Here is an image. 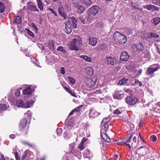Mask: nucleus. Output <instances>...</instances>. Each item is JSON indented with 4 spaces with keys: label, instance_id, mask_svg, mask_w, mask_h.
Masks as SVG:
<instances>
[{
    "label": "nucleus",
    "instance_id": "1",
    "mask_svg": "<svg viewBox=\"0 0 160 160\" xmlns=\"http://www.w3.org/2000/svg\"><path fill=\"white\" fill-rule=\"evenodd\" d=\"M77 21L73 17H71L68 21L65 22V32L70 34L72 31V28H75L77 27Z\"/></svg>",
    "mask_w": 160,
    "mask_h": 160
},
{
    "label": "nucleus",
    "instance_id": "2",
    "mask_svg": "<svg viewBox=\"0 0 160 160\" xmlns=\"http://www.w3.org/2000/svg\"><path fill=\"white\" fill-rule=\"evenodd\" d=\"M82 44V42L81 38L77 36L76 38H73L71 42L69 47V49L72 50H75L78 51L79 50V48Z\"/></svg>",
    "mask_w": 160,
    "mask_h": 160
},
{
    "label": "nucleus",
    "instance_id": "3",
    "mask_svg": "<svg viewBox=\"0 0 160 160\" xmlns=\"http://www.w3.org/2000/svg\"><path fill=\"white\" fill-rule=\"evenodd\" d=\"M113 38L116 42L121 44L125 43L127 41V39L125 35L122 34L117 31L114 32Z\"/></svg>",
    "mask_w": 160,
    "mask_h": 160
},
{
    "label": "nucleus",
    "instance_id": "4",
    "mask_svg": "<svg viewBox=\"0 0 160 160\" xmlns=\"http://www.w3.org/2000/svg\"><path fill=\"white\" fill-rule=\"evenodd\" d=\"M34 102L32 100L27 101L25 103L22 100H18L16 102V104L18 107L24 108H28L32 106Z\"/></svg>",
    "mask_w": 160,
    "mask_h": 160
},
{
    "label": "nucleus",
    "instance_id": "5",
    "mask_svg": "<svg viewBox=\"0 0 160 160\" xmlns=\"http://www.w3.org/2000/svg\"><path fill=\"white\" fill-rule=\"evenodd\" d=\"M160 68L158 64L152 65L148 67L146 71V74L151 77L154 74V72L158 70Z\"/></svg>",
    "mask_w": 160,
    "mask_h": 160
},
{
    "label": "nucleus",
    "instance_id": "6",
    "mask_svg": "<svg viewBox=\"0 0 160 160\" xmlns=\"http://www.w3.org/2000/svg\"><path fill=\"white\" fill-rule=\"evenodd\" d=\"M126 103L129 105H135L138 101V99L131 96H127L125 98Z\"/></svg>",
    "mask_w": 160,
    "mask_h": 160
},
{
    "label": "nucleus",
    "instance_id": "7",
    "mask_svg": "<svg viewBox=\"0 0 160 160\" xmlns=\"http://www.w3.org/2000/svg\"><path fill=\"white\" fill-rule=\"evenodd\" d=\"M132 47L133 51L135 52L139 53L140 51L144 49L143 46L141 42L137 44H133Z\"/></svg>",
    "mask_w": 160,
    "mask_h": 160
},
{
    "label": "nucleus",
    "instance_id": "8",
    "mask_svg": "<svg viewBox=\"0 0 160 160\" xmlns=\"http://www.w3.org/2000/svg\"><path fill=\"white\" fill-rule=\"evenodd\" d=\"M99 10V8L96 5L92 6L88 10V13L90 12L91 14H92L93 17L96 15L98 13Z\"/></svg>",
    "mask_w": 160,
    "mask_h": 160
},
{
    "label": "nucleus",
    "instance_id": "9",
    "mask_svg": "<svg viewBox=\"0 0 160 160\" xmlns=\"http://www.w3.org/2000/svg\"><path fill=\"white\" fill-rule=\"evenodd\" d=\"M124 93L121 90L116 91L115 94L113 95V98L114 99H121L124 98Z\"/></svg>",
    "mask_w": 160,
    "mask_h": 160
},
{
    "label": "nucleus",
    "instance_id": "10",
    "mask_svg": "<svg viewBox=\"0 0 160 160\" xmlns=\"http://www.w3.org/2000/svg\"><path fill=\"white\" fill-rule=\"evenodd\" d=\"M34 91L32 87L30 85H28L26 88L23 90V93L25 95H30Z\"/></svg>",
    "mask_w": 160,
    "mask_h": 160
},
{
    "label": "nucleus",
    "instance_id": "11",
    "mask_svg": "<svg viewBox=\"0 0 160 160\" xmlns=\"http://www.w3.org/2000/svg\"><path fill=\"white\" fill-rule=\"evenodd\" d=\"M27 8L31 11L38 12V10L37 8L36 5L33 2H28L27 4Z\"/></svg>",
    "mask_w": 160,
    "mask_h": 160
},
{
    "label": "nucleus",
    "instance_id": "12",
    "mask_svg": "<svg viewBox=\"0 0 160 160\" xmlns=\"http://www.w3.org/2000/svg\"><path fill=\"white\" fill-rule=\"evenodd\" d=\"M74 124L73 120L72 119H69L66 121L65 122V129L66 130H69L72 129Z\"/></svg>",
    "mask_w": 160,
    "mask_h": 160
},
{
    "label": "nucleus",
    "instance_id": "13",
    "mask_svg": "<svg viewBox=\"0 0 160 160\" xmlns=\"http://www.w3.org/2000/svg\"><path fill=\"white\" fill-rule=\"evenodd\" d=\"M74 7L78 9V12L79 14L82 13L85 10V8L81 5L79 4L78 2H76L74 4Z\"/></svg>",
    "mask_w": 160,
    "mask_h": 160
},
{
    "label": "nucleus",
    "instance_id": "14",
    "mask_svg": "<svg viewBox=\"0 0 160 160\" xmlns=\"http://www.w3.org/2000/svg\"><path fill=\"white\" fill-rule=\"evenodd\" d=\"M129 58V56L128 52H123L120 56V60L122 61L127 62Z\"/></svg>",
    "mask_w": 160,
    "mask_h": 160
},
{
    "label": "nucleus",
    "instance_id": "15",
    "mask_svg": "<svg viewBox=\"0 0 160 160\" xmlns=\"http://www.w3.org/2000/svg\"><path fill=\"white\" fill-rule=\"evenodd\" d=\"M101 113H99L94 110L91 109L89 112V117L90 118H94L97 117Z\"/></svg>",
    "mask_w": 160,
    "mask_h": 160
},
{
    "label": "nucleus",
    "instance_id": "16",
    "mask_svg": "<svg viewBox=\"0 0 160 160\" xmlns=\"http://www.w3.org/2000/svg\"><path fill=\"white\" fill-rule=\"evenodd\" d=\"M105 62L108 64L114 65L117 62L116 59L115 58H112L111 57H107L105 58Z\"/></svg>",
    "mask_w": 160,
    "mask_h": 160
},
{
    "label": "nucleus",
    "instance_id": "17",
    "mask_svg": "<svg viewBox=\"0 0 160 160\" xmlns=\"http://www.w3.org/2000/svg\"><path fill=\"white\" fill-rule=\"evenodd\" d=\"M145 8L147 9L149 11L154 12L155 11H158L159 10L158 7L152 4H149L147 6H143Z\"/></svg>",
    "mask_w": 160,
    "mask_h": 160
},
{
    "label": "nucleus",
    "instance_id": "18",
    "mask_svg": "<svg viewBox=\"0 0 160 160\" xmlns=\"http://www.w3.org/2000/svg\"><path fill=\"white\" fill-rule=\"evenodd\" d=\"M86 84L89 87H92L95 84V81L91 78H87L85 81Z\"/></svg>",
    "mask_w": 160,
    "mask_h": 160
},
{
    "label": "nucleus",
    "instance_id": "19",
    "mask_svg": "<svg viewBox=\"0 0 160 160\" xmlns=\"http://www.w3.org/2000/svg\"><path fill=\"white\" fill-rule=\"evenodd\" d=\"M144 55L143 57L147 60H149L150 58V54L149 50L148 49H145L142 52Z\"/></svg>",
    "mask_w": 160,
    "mask_h": 160
},
{
    "label": "nucleus",
    "instance_id": "20",
    "mask_svg": "<svg viewBox=\"0 0 160 160\" xmlns=\"http://www.w3.org/2000/svg\"><path fill=\"white\" fill-rule=\"evenodd\" d=\"M101 136L103 140L108 142H110L111 141L108 135L103 132H101Z\"/></svg>",
    "mask_w": 160,
    "mask_h": 160
},
{
    "label": "nucleus",
    "instance_id": "21",
    "mask_svg": "<svg viewBox=\"0 0 160 160\" xmlns=\"http://www.w3.org/2000/svg\"><path fill=\"white\" fill-rule=\"evenodd\" d=\"M88 41L89 44L92 46H95L97 44V41L96 38L90 37Z\"/></svg>",
    "mask_w": 160,
    "mask_h": 160
},
{
    "label": "nucleus",
    "instance_id": "22",
    "mask_svg": "<svg viewBox=\"0 0 160 160\" xmlns=\"http://www.w3.org/2000/svg\"><path fill=\"white\" fill-rule=\"evenodd\" d=\"M27 119L26 118H24L22 119L20 122L19 124V128L21 130L22 129L24 128L27 123Z\"/></svg>",
    "mask_w": 160,
    "mask_h": 160
},
{
    "label": "nucleus",
    "instance_id": "23",
    "mask_svg": "<svg viewBox=\"0 0 160 160\" xmlns=\"http://www.w3.org/2000/svg\"><path fill=\"white\" fill-rule=\"evenodd\" d=\"M48 47L49 49L52 51H54L55 49L54 41L49 40L48 42Z\"/></svg>",
    "mask_w": 160,
    "mask_h": 160
},
{
    "label": "nucleus",
    "instance_id": "24",
    "mask_svg": "<svg viewBox=\"0 0 160 160\" xmlns=\"http://www.w3.org/2000/svg\"><path fill=\"white\" fill-rule=\"evenodd\" d=\"M86 72L88 76H92L93 74V69L90 67H88L86 69Z\"/></svg>",
    "mask_w": 160,
    "mask_h": 160
},
{
    "label": "nucleus",
    "instance_id": "25",
    "mask_svg": "<svg viewBox=\"0 0 160 160\" xmlns=\"http://www.w3.org/2000/svg\"><path fill=\"white\" fill-rule=\"evenodd\" d=\"M101 125L102 126V128L101 130V132H103L104 131L106 132L108 131L109 127V124L108 123H103L102 124V122Z\"/></svg>",
    "mask_w": 160,
    "mask_h": 160
},
{
    "label": "nucleus",
    "instance_id": "26",
    "mask_svg": "<svg viewBox=\"0 0 160 160\" xmlns=\"http://www.w3.org/2000/svg\"><path fill=\"white\" fill-rule=\"evenodd\" d=\"M154 44L157 47V52L160 54V41H155Z\"/></svg>",
    "mask_w": 160,
    "mask_h": 160
},
{
    "label": "nucleus",
    "instance_id": "27",
    "mask_svg": "<svg viewBox=\"0 0 160 160\" xmlns=\"http://www.w3.org/2000/svg\"><path fill=\"white\" fill-rule=\"evenodd\" d=\"M128 80V79L123 78L118 82V84L120 85H124L127 82Z\"/></svg>",
    "mask_w": 160,
    "mask_h": 160
},
{
    "label": "nucleus",
    "instance_id": "28",
    "mask_svg": "<svg viewBox=\"0 0 160 160\" xmlns=\"http://www.w3.org/2000/svg\"><path fill=\"white\" fill-rule=\"evenodd\" d=\"M148 37L150 38H156L159 37V36L156 33L150 32L148 34Z\"/></svg>",
    "mask_w": 160,
    "mask_h": 160
},
{
    "label": "nucleus",
    "instance_id": "29",
    "mask_svg": "<svg viewBox=\"0 0 160 160\" xmlns=\"http://www.w3.org/2000/svg\"><path fill=\"white\" fill-rule=\"evenodd\" d=\"M80 58L84 59L86 61L90 62L92 61L91 58L86 55H82L80 56Z\"/></svg>",
    "mask_w": 160,
    "mask_h": 160
},
{
    "label": "nucleus",
    "instance_id": "30",
    "mask_svg": "<svg viewBox=\"0 0 160 160\" xmlns=\"http://www.w3.org/2000/svg\"><path fill=\"white\" fill-rule=\"evenodd\" d=\"M153 23L156 26L158 25L160 22V18L158 17H157L153 18Z\"/></svg>",
    "mask_w": 160,
    "mask_h": 160
},
{
    "label": "nucleus",
    "instance_id": "31",
    "mask_svg": "<svg viewBox=\"0 0 160 160\" xmlns=\"http://www.w3.org/2000/svg\"><path fill=\"white\" fill-rule=\"evenodd\" d=\"M13 23H22V19L19 16H18L16 17L15 20L13 21Z\"/></svg>",
    "mask_w": 160,
    "mask_h": 160
},
{
    "label": "nucleus",
    "instance_id": "32",
    "mask_svg": "<svg viewBox=\"0 0 160 160\" xmlns=\"http://www.w3.org/2000/svg\"><path fill=\"white\" fill-rule=\"evenodd\" d=\"M142 149V155L143 154H146V150L148 149V148L146 147L145 146H141L140 147H139L138 148V150H139L141 149Z\"/></svg>",
    "mask_w": 160,
    "mask_h": 160
},
{
    "label": "nucleus",
    "instance_id": "33",
    "mask_svg": "<svg viewBox=\"0 0 160 160\" xmlns=\"http://www.w3.org/2000/svg\"><path fill=\"white\" fill-rule=\"evenodd\" d=\"M82 2L88 6H90L92 4V2L90 0H81Z\"/></svg>",
    "mask_w": 160,
    "mask_h": 160
},
{
    "label": "nucleus",
    "instance_id": "34",
    "mask_svg": "<svg viewBox=\"0 0 160 160\" xmlns=\"http://www.w3.org/2000/svg\"><path fill=\"white\" fill-rule=\"evenodd\" d=\"M107 49L106 45L105 44H102L99 46L98 49L100 51H104Z\"/></svg>",
    "mask_w": 160,
    "mask_h": 160
},
{
    "label": "nucleus",
    "instance_id": "35",
    "mask_svg": "<svg viewBox=\"0 0 160 160\" xmlns=\"http://www.w3.org/2000/svg\"><path fill=\"white\" fill-rule=\"evenodd\" d=\"M64 88L66 91H67L69 93L71 94L72 96H74V97L76 98L77 97V95H76L75 93L74 92H72L69 88H67L66 87H64Z\"/></svg>",
    "mask_w": 160,
    "mask_h": 160
},
{
    "label": "nucleus",
    "instance_id": "36",
    "mask_svg": "<svg viewBox=\"0 0 160 160\" xmlns=\"http://www.w3.org/2000/svg\"><path fill=\"white\" fill-rule=\"evenodd\" d=\"M7 109L6 104H0V112Z\"/></svg>",
    "mask_w": 160,
    "mask_h": 160
},
{
    "label": "nucleus",
    "instance_id": "37",
    "mask_svg": "<svg viewBox=\"0 0 160 160\" xmlns=\"http://www.w3.org/2000/svg\"><path fill=\"white\" fill-rule=\"evenodd\" d=\"M5 9V7L4 4L2 2H0V12L1 13L3 12Z\"/></svg>",
    "mask_w": 160,
    "mask_h": 160
},
{
    "label": "nucleus",
    "instance_id": "38",
    "mask_svg": "<svg viewBox=\"0 0 160 160\" xmlns=\"http://www.w3.org/2000/svg\"><path fill=\"white\" fill-rule=\"evenodd\" d=\"M57 50L58 51H60L62 52L63 53L66 54L67 52L66 50L64 49V48L62 46H60L58 47L57 49Z\"/></svg>",
    "mask_w": 160,
    "mask_h": 160
},
{
    "label": "nucleus",
    "instance_id": "39",
    "mask_svg": "<svg viewBox=\"0 0 160 160\" xmlns=\"http://www.w3.org/2000/svg\"><path fill=\"white\" fill-rule=\"evenodd\" d=\"M68 78L69 80V81L71 84L72 85H74L75 83V80L74 79L72 78L71 76H68Z\"/></svg>",
    "mask_w": 160,
    "mask_h": 160
},
{
    "label": "nucleus",
    "instance_id": "40",
    "mask_svg": "<svg viewBox=\"0 0 160 160\" xmlns=\"http://www.w3.org/2000/svg\"><path fill=\"white\" fill-rule=\"evenodd\" d=\"M133 136V134L131 135L128 138H126L123 139V140L125 141L126 143H129L130 142L131 139Z\"/></svg>",
    "mask_w": 160,
    "mask_h": 160
},
{
    "label": "nucleus",
    "instance_id": "41",
    "mask_svg": "<svg viewBox=\"0 0 160 160\" xmlns=\"http://www.w3.org/2000/svg\"><path fill=\"white\" fill-rule=\"evenodd\" d=\"M110 120V118L109 117L104 118L103 119L102 122V124L103 123H108V122Z\"/></svg>",
    "mask_w": 160,
    "mask_h": 160
},
{
    "label": "nucleus",
    "instance_id": "42",
    "mask_svg": "<svg viewBox=\"0 0 160 160\" xmlns=\"http://www.w3.org/2000/svg\"><path fill=\"white\" fill-rule=\"evenodd\" d=\"M92 14H91L90 13V14H88V16L87 17V19L89 22H92Z\"/></svg>",
    "mask_w": 160,
    "mask_h": 160
},
{
    "label": "nucleus",
    "instance_id": "43",
    "mask_svg": "<svg viewBox=\"0 0 160 160\" xmlns=\"http://www.w3.org/2000/svg\"><path fill=\"white\" fill-rule=\"evenodd\" d=\"M28 151L27 150L25 151L24 152L22 155V158H21L22 160V159H24L25 158H26L27 156L28 155Z\"/></svg>",
    "mask_w": 160,
    "mask_h": 160
},
{
    "label": "nucleus",
    "instance_id": "44",
    "mask_svg": "<svg viewBox=\"0 0 160 160\" xmlns=\"http://www.w3.org/2000/svg\"><path fill=\"white\" fill-rule=\"evenodd\" d=\"M64 8L62 6H60L58 8V10L59 12V14H61L62 13H63V11Z\"/></svg>",
    "mask_w": 160,
    "mask_h": 160
},
{
    "label": "nucleus",
    "instance_id": "45",
    "mask_svg": "<svg viewBox=\"0 0 160 160\" xmlns=\"http://www.w3.org/2000/svg\"><path fill=\"white\" fill-rule=\"evenodd\" d=\"M131 5L134 9H138L139 10H141L142 9V8H139L137 7V6L135 5V4L134 2H132L131 3Z\"/></svg>",
    "mask_w": 160,
    "mask_h": 160
},
{
    "label": "nucleus",
    "instance_id": "46",
    "mask_svg": "<svg viewBox=\"0 0 160 160\" xmlns=\"http://www.w3.org/2000/svg\"><path fill=\"white\" fill-rule=\"evenodd\" d=\"M31 59L32 61L33 62V63L35 64V65L37 66L38 67H39V66L38 65V63H38V60H37V59H35L34 58H31Z\"/></svg>",
    "mask_w": 160,
    "mask_h": 160
},
{
    "label": "nucleus",
    "instance_id": "47",
    "mask_svg": "<svg viewBox=\"0 0 160 160\" xmlns=\"http://www.w3.org/2000/svg\"><path fill=\"white\" fill-rule=\"evenodd\" d=\"M79 20L83 24H84L85 23V18L83 16H81L79 18Z\"/></svg>",
    "mask_w": 160,
    "mask_h": 160
},
{
    "label": "nucleus",
    "instance_id": "48",
    "mask_svg": "<svg viewBox=\"0 0 160 160\" xmlns=\"http://www.w3.org/2000/svg\"><path fill=\"white\" fill-rule=\"evenodd\" d=\"M135 83L139 87H141L142 85V82L138 80H135Z\"/></svg>",
    "mask_w": 160,
    "mask_h": 160
},
{
    "label": "nucleus",
    "instance_id": "49",
    "mask_svg": "<svg viewBox=\"0 0 160 160\" xmlns=\"http://www.w3.org/2000/svg\"><path fill=\"white\" fill-rule=\"evenodd\" d=\"M78 148L81 150H83L85 148L84 144L80 143L78 145Z\"/></svg>",
    "mask_w": 160,
    "mask_h": 160
},
{
    "label": "nucleus",
    "instance_id": "50",
    "mask_svg": "<svg viewBox=\"0 0 160 160\" xmlns=\"http://www.w3.org/2000/svg\"><path fill=\"white\" fill-rule=\"evenodd\" d=\"M83 106V105H81L75 108L74 109L75 111V112H77L81 110V108Z\"/></svg>",
    "mask_w": 160,
    "mask_h": 160
},
{
    "label": "nucleus",
    "instance_id": "51",
    "mask_svg": "<svg viewBox=\"0 0 160 160\" xmlns=\"http://www.w3.org/2000/svg\"><path fill=\"white\" fill-rule=\"evenodd\" d=\"M26 30L27 31V33L30 36L32 37L34 36V34L32 32L28 29H26Z\"/></svg>",
    "mask_w": 160,
    "mask_h": 160
},
{
    "label": "nucleus",
    "instance_id": "52",
    "mask_svg": "<svg viewBox=\"0 0 160 160\" xmlns=\"http://www.w3.org/2000/svg\"><path fill=\"white\" fill-rule=\"evenodd\" d=\"M88 141V139L85 138H83L82 139L80 143L84 144L85 145V143L86 142H87Z\"/></svg>",
    "mask_w": 160,
    "mask_h": 160
},
{
    "label": "nucleus",
    "instance_id": "53",
    "mask_svg": "<svg viewBox=\"0 0 160 160\" xmlns=\"http://www.w3.org/2000/svg\"><path fill=\"white\" fill-rule=\"evenodd\" d=\"M151 138L152 141L153 142H155L157 140V138L156 137L155 135H152L151 137Z\"/></svg>",
    "mask_w": 160,
    "mask_h": 160
},
{
    "label": "nucleus",
    "instance_id": "54",
    "mask_svg": "<svg viewBox=\"0 0 160 160\" xmlns=\"http://www.w3.org/2000/svg\"><path fill=\"white\" fill-rule=\"evenodd\" d=\"M18 154V152H15L14 153V155L16 160H20V158H19Z\"/></svg>",
    "mask_w": 160,
    "mask_h": 160
},
{
    "label": "nucleus",
    "instance_id": "55",
    "mask_svg": "<svg viewBox=\"0 0 160 160\" xmlns=\"http://www.w3.org/2000/svg\"><path fill=\"white\" fill-rule=\"evenodd\" d=\"M48 10L50 11L52 13L54 14V15L57 16V13L55 12L51 8H49Z\"/></svg>",
    "mask_w": 160,
    "mask_h": 160
},
{
    "label": "nucleus",
    "instance_id": "56",
    "mask_svg": "<svg viewBox=\"0 0 160 160\" xmlns=\"http://www.w3.org/2000/svg\"><path fill=\"white\" fill-rule=\"evenodd\" d=\"M20 92L19 90H17L15 91V95L16 96L18 97L20 95Z\"/></svg>",
    "mask_w": 160,
    "mask_h": 160
},
{
    "label": "nucleus",
    "instance_id": "57",
    "mask_svg": "<svg viewBox=\"0 0 160 160\" xmlns=\"http://www.w3.org/2000/svg\"><path fill=\"white\" fill-rule=\"evenodd\" d=\"M62 17H63L65 19L67 17V15L64 12L62 13L61 14H59Z\"/></svg>",
    "mask_w": 160,
    "mask_h": 160
},
{
    "label": "nucleus",
    "instance_id": "58",
    "mask_svg": "<svg viewBox=\"0 0 160 160\" xmlns=\"http://www.w3.org/2000/svg\"><path fill=\"white\" fill-rule=\"evenodd\" d=\"M60 72L63 75L65 73V70L64 68L62 67H61L60 70Z\"/></svg>",
    "mask_w": 160,
    "mask_h": 160
},
{
    "label": "nucleus",
    "instance_id": "59",
    "mask_svg": "<svg viewBox=\"0 0 160 160\" xmlns=\"http://www.w3.org/2000/svg\"><path fill=\"white\" fill-rule=\"evenodd\" d=\"M46 57L47 58V59H46V60H48L50 62H53L54 60L53 59V58H50L48 59V58L47 57V56H46Z\"/></svg>",
    "mask_w": 160,
    "mask_h": 160
},
{
    "label": "nucleus",
    "instance_id": "60",
    "mask_svg": "<svg viewBox=\"0 0 160 160\" xmlns=\"http://www.w3.org/2000/svg\"><path fill=\"white\" fill-rule=\"evenodd\" d=\"M153 3L156 5L160 6V0H158V2L156 1H153Z\"/></svg>",
    "mask_w": 160,
    "mask_h": 160
},
{
    "label": "nucleus",
    "instance_id": "61",
    "mask_svg": "<svg viewBox=\"0 0 160 160\" xmlns=\"http://www.w3.org/2000/svg\"><path fill=\"white\" fill-rule=\"evenodd\" d=\"M95 93L98 94L102 93V91L100 89L97 90L95 91Z\"/></svg>",
    "mask_w": 160,
    "mask_h": 160
},
{
    "label": "nucleus",
    "instance_id": "62",
    "mask_svg": "<svg viewBox=\"0 0 160 160\" xmlns=\"http://www.w3.org/2000/svg\"><path fill=\"white\" fill-rule=\"evenodd\" d=\"M114 114H118L121 113L120 111L118 109L116 110L113 112Z\"/></svg>",
    "mask_w": 160,
    "mask_h": 160
},
{
    "label": "nucleus",
    "instance_id": "63",
    "mask_svg": "<svg viewBox=\"0 0 160 160\" xmlns=\"http://www.w3.org/2000/svg\"><path fill=\"white\" fill-rule=\"evenodd\" d=\"M16 136V135L15 134H12L10 135L9 138L12 139H13Z\"/></svg>",
    "mask_w": 160,
    "mask_h": 160
},
{
    "label": "nucleus",
    "instance_id": "64",
    "mask_svg": "<svg viewBox=\"0 0 160 160\" xmlns=\"http://www.w3.org/2000/svg\"><path fill=\"white\" fill-rule=\"evenodd\" d=\"M57 130V134L59 135V134L58 133V132H59V134H61L62 133V130L61 128H58Z\"/></svg>",
    "mask_w": 160,
    "mask_h": 160
}]
</instances>
